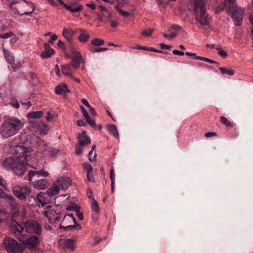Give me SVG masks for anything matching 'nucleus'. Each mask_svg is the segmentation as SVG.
I'll list each match as a JSON object with an SVG mask.
<instances>
[{
	"label": "nucleus",
	"instance_id": "nucleus-55",
	"mask_svg": "<svg viewBox=\"0 0 253 253\" xmlns=\"http://www.w3.org/2000/svg\"><path fill=\"white\" fill-rule=\"evenodd\" d=\"M216 133L214 132H208L205 134V136L206 137H211L212 136H216Z\"/></svg>",
	"mask_w": 253,
	"mask_h": 253
},
{
	"label": "nucleus",
	"instance_id": "nucleus-8",
	"mask_svg": "<svg viewBox=\"0 0 253 253\" xmlns=\"http://www.w3.org/2000/svg\"><path fill=\"white\" fill-rule=\"evenodd\" d=\"M40 244V239L38 236L33 235L26 239L24 243V245L30 249L36 248Z\"/></svg>",
	"mask_w": 253,
	"mask_h": 253
},
{
	"label": "nucleus",
	"instance_id": "nucleus-38",
	"mask_svg": "<svg viewBox=\"0 0 253 253\" xmlns=\"http://www.w3.org/2000/svg\"><path fill=\"white\" fill-rule=\"evenodd\" d=\"M16 238L19 241L22 242L23 244L24 245V243L27 238H26V235L25 234L22 233V232H20L16 234Z\"/></svg>",
	"mask_w": 253,
	"mask_h": 253
},
{
	"label": "nucleus",
	"instance_id": "nucleus-5",
	"mask_svg": "<svg viewBox=\"0 0 253 253\" xmlns=\"http://www.w3.org/2000/svg\"><path fill=\"white\" fill-rule=\"evenodd\" d=\"M24 227L26 232L40 235L42 232L41 225L37 221L30 220L24 223Z\"/></svg>",
	"mask_w": 253,
	"mask_h": 253
},
{
	"label": "nucleus",
	"instance_id": "nucleus-6",
	"mask_svg": "<svg viewBox=\"0 0 253 253\" xmlns=\"http://www.w3.org/2000/svg\"><path fill=\"white\" fill-rule=\"evenodd\" d=\"M30 189L31 188L28 186H15L13 188V192L18 199L24 200L27 198L28 194L30 192Z\"/></svg>",
	"mask_w": 253,
	"mask_h": 253
},
{
	"label": "nucleus",
	"instance_id": "nucleus-45",
	"mask_svg": "<svg viewBox=\"0 0 253 253\" xmlns=\"http://www.w3.org/2000/svg\"><path fill=\"white\" fill-rule=\"evenodd\" d=\"M38 176L39 175H42L44 177H46L48 176L49 173L47 171H45L44 169H41L38 171Z\"/></svg>",
	"mask_w": 253,
	"mask_h": 253
},
{
	"label": "nucleus",
	"instance_id": "nucleus-43",
	"mask_svg": "<svg viewBox=\"0 0 253 253\" xmlns=\"http://www.w3.org/2000/svg\"><path fill=\"white\" fill-rule=\"evenodd\" d=\"M83 166L84 169L86 171V173L92 172V167L90 165L84 163L83 164Z\"/></svg>",
	"mask_w": 253,
	"mask_h": 253
},
{
	"label": "nucleus",
	"instance_id": "nucleus-14",
	"mask_svg": "<svg viewBox=\"0 0 253 253\" xmlns=\"http://www.w3.org/2000/svg\"><path fill=\"white\" fill-rule=\"evenodd\" d=\"M44 50L41 54V57L43 59L49 58L54 53V49L47 43L44 44Z\"/></svg>",
	"mask_w": 253,
	"mask_h": 253
},
{
	"label": "nucleus",
	"instance_id": "nucleus-41",
	"mask_svg": "<svg viewBox=\"0 0 253 253\" xmlns=\"http://www.w3.org/2000/svg\"><path fill=\"white\" fill-rule=\"evenodd\" d=\"M86 122L90 125V126L93 128H95L96 126V123L94 120H91L90 116H88V119H85Z\"/></svg>",
	"mask_w": 253,
	"mask_h": 253
},
{
	"label": "nucleus",
	"instance_id": "nucleus-49",
	"mask_svg": "<svg viewBox=\"0 0 253 253\" xmlns=\"http://www.w3.org/2000/svg\"><path fill=\"white\" fill-rule=\"evenodd\" d=\"M81 111L83 113V115H84V118L85 119L87 118L88 119L89 115L88 114L87 111L85 109V108L83 106H82L81 107Z\"/></svg>",
	"mask_w": 253,
	"mask_h": 253
},
{
	"label": "nucleus",
	"instance_id": "nucleus-16",
	"mask_svg": "<svg viewBox=\"0 0 253 253\" xmlns=\"http://www.w3.org/2000/svg\"><path fill=\"white\" fill-rule=\"evenodd\" d=\"M91 206L92 216L94 218H97L98 216V214L99 213L100 209L97 201L93 198H92V201L91 202Z\"/></svg>",
	"mask_w": 253,
	"mask_h": 253
},
{
	"label": "nucleus",
	"instance_id": "nucleus-37",
	"mask_svg": "<svg viewBox=\"0 0 253 253\" xmlns=\"http://www.w3.org/2000/svg\"><path fill=\"white\" fill-rule=\"evenodd\" d=\"M66 210L68 211H75L76 212L80 210V207L78 206L77 205L73 203L70 205L68 206L66 208Z\"/></svg>",
	"mask_w": 253,
	"mask_h": 253
},
{
	"label": "nucleus",
	"instance_id": "nucleus-53",
	"mask_svg": "<svg viewBox=\"0 0 253 253\" xmlns=\"http://www.w3.org/2000/svg\"><path fill=\"white\" fill-rule=\"evenodd\" d=\"M172 30H175L176 31H179L181 30V28L179 26L174 25L169 29V31H170Z\"/></svg>",
	"mask_w": 253,
	"mask_h": 253
},
{
	"label": "nucleus",
	"instance_id": "nucleus-63",
	"mask_svg": "<svg viewBox=\"0 0 253 253\" xmlns=\"http://www.w3.org/2000/svg\"><path fill=\"white\" fill-rule=\"evenodd\" d=\"M76 213V215L77 216L78 219L80 220H82L84 218V216L82 213L80 212V211H78Z\"/></svg>",
	"mask_w": 253,
	"mask_h": 253
},
{
	"label": "nucleus",
	"instance_id": "nucleus-7",
	"mask_svg": "<svg viewBox=\"0 0 253 253\" xmlns=\"http://www.w3.org/2000/svg\"><path fill=\"white\" fill-rule=\"evenodd\" d=\"M244 10L241 7H235L232 13L231 16L235 25L240 26L242 24Z\"/></svg>",
	"mask_w": 253,
	"mask_h": 253
},
{
	"label": "nucleus",
	"instance_id": "nucleus-48",
	"mask_svg": "<svg viewBox=\"0 0 253 253\" xmlns=\"http://www.w3.org/2000/svg\"><path fill=\"white\" fill-rule=\"evenodd\" d=\"M13 35V33L12 32H8L2 35L1 38L5 39L11 37Z\"/></svg>",
	"mask_w": 253,
	"mask_h": 253
},
{
	"label": "nucleus",
	"instance_id": "nucleus-61",
	"mask_svg": "<svg viewBox=\"0 0 253 253\" xmlns=\"http://www.w3.org/2000/svg\"><path fill=\"white\" fill-rule=\"evenodd\" d=\"M86 177L87 181L91 182L92 181V179L93 178L92 172L86 173Z\"/></svg>",
	"mask_w": 253,
	"mask_h": 253
},
{
	"label": "nucleus",
	"instance_id": "nucleus-39",
	"mask_svg": "<svg viewBox=\"0 0 253 253\" xmlns=\"http://www.w3.org/2000/svg\"><path fill=\"white\" fill-rule=\"evenodd\" d=\"M216 49L218 50V54L225 58L227 56V52L225 50H223L220 47H216Z\"/></svg>",
	"mask_w": 253,
	"mask_h": 253
},
{
	"label": "nucleus",
	"instance_id": "nucleus-58",
	"mask_svg": "<svg viewBox=\"0 0 253 253\" xmlns=\"http://www.w3.org/2000/svg\"><path fill=\"white\" fill-rule=\"evenodd\" d=\"M57 45L62 49L66 48L64 43L61 40L58 41L57 42Z\"/></svg>",
	"mask_w": 253,
	"mask_h": 253
},
{
	"label": "nucleus",
	"instance_id": "nucleus-29",
	"mask_svg": "<svg viewBox=\"0 0 253 253\" xmlns=\"http://www.w3.org/2000/svg\"><path fill=\"white\" fill-rule=\"evenodd\" d=\"M3 52L4 54V57L8 64H12L14 61V57L10 54L9 52L6 51V50L3 48Z\"/></svg>",
	"mask_w": 253,
	"mask_h": 253
},
{
	"label": "nucleus",
	"instance_id": "nucleus-50",
	"mask_svg": "<svg viewBox=\"0 0 253 253\" xmlns=\"http://www.w3.org/2000/svg\"><path fill=\"white\" fill-rule=\"evenodd\" d=\"M161 48L162 49H170L172 47L171 45L165 44L164 43H160Z\"/></svg>",
	"mask_w": 253,
	"mask_h": 253
},
{
	"label": "nucleus",
	"instance_id": "nucleus-9",
	"mask_svg": "<svg viewBox=\"0 0 253 253\" xmlns=\"http://www.w3.org/2000/svg\"><path fill=\"white\" fill-rule=\"evenodd\" d=\"M72 54L71 64L73 67L74 69L76 70L80 67L82 56L81 53L77 51H73Z\"/></svg>",
	"mask_w": 253,
	"mask_h": 253
},
{
	"label": "nucleus",
	"instance_id": "nucleus-56",
	"mask_svg": "<svg viewBox=\"0 0 253 253\" xmlns=\"http://www.w3.org/2000/svg\"><path fill=\"white\" fill-rule=\"evenodd\" d=\"M47 151L49 152L52 155L55 154L58 152V150H56L52 147L48 148L47 149Z\"/></svg>",
	"mask_w": 253,
	"mask_h": 253
},
{
	"label": "nucleus",
	"instance_id": "nucleus-1",
	"mask_svg": "<svg viewBox=\"0 0 253 253\" xmlns=\"http://www.w3.org/2000/svg\"><path fill=\"white\" fill-rule=\"evenodd\" d=\"M19 148L23 150L21 154L16 158H6L3 161L2 165L8 169H11L17 176L23 175L27 169V165L30 156L27 151L20 146Z\"/></svg>",
	"mask_w": 253,
	"mask_h": 253
},
{
	"label": "nucleus",
	"instance_id": "nucleus-35",
	"mask_svg": "<svg viewBox=\"0 0 253 253\" xmlns=\"http://www.w3.org/2000/svg\"><path fill=\"white\" fill-rule=\"evenodd\" d=\"M9 105L16 109H18L20 107L19 102L15 97L10 98V102L9 103Z\"/></svg>",
	"mask_w": 253,
	"mask_h": 253
},
{
	"label": "nucleus",
	"instance_id": "nucleus-18",
	"mask_svg": "<svg viewBox=\"0 0 253 253\" xmlns=\"http://www.w3.org/2000/svg\"><path fill=\"white\" fill-rule=\"evenodd\" d=\"M34 186L37 189H45L49 186V182L46 179H40L34 183Z\"/></svg>",
	"mask_w": 253,
	"mask_h": 253
},
{
	"label": "nucleus",
	"instance_id": "nucleus-21",
	"mask_svg": "<svg viewBox=\"0 0 253 253\" xmlns=\"http://www.w3.org/2000/svg\"><path fill=\"white\" fill-rule=\"evenodd\" d=\"M78 30L81 32L78 37V40L81 42H85L89 39L90 36L87 32L83 29H78Z\"/></svg>",
	"mask_w": 253,
	"mask_h": 253
},
{
	"label": "nucleus",
	"instance_id": "nucleus-59",
	"mask_svg": "<svg viewBox=\"0 0 253 253\" xmlns=\"http://www.w3.org/2000/svg\"><path fill=\"white\" fill-rule=\"evenodd\" d=\"M53 118V116L51 114L50 112H48L47 113V116L46 117V120L48 122H51Z\"/></svg>",
	"mask_w": 253,
	"mask_h": 253
},
{
	"label": "nucleus",
	"instance_id": "nucleus-54",
	"mask_svg": "<svg viewBox=\"0 0 253 253\" xmlns=\"http://www.w3.org/2000/svg\"><path fill=\"white\" fill-rule=\"evenodd\" d=\"M172 53L175 55H178L180 56H183L184 55V52L182 51H179L177 49H174L172 51Z\"/></svg>",
	"mask_w": 253,
	"mask_h": 253
},
{
	"label": "nucleus",
	"instance_id": "nucleus-28",
	"mask_svg": "<svg viewBox=\"0 0 253 253\" xmlns=\"http://www.w3.org/2000/svg\"><path fill=\"white\" fill-rule=\"evenodd\" d=\"M220 122L228 128H232L234 126L233 123L229 121L226 117L223 116H221L220 117Z\"/></svg>",
	"mask_w": 253,
	"mask_h": 253
},
{
	"label": "nucleus",
	"instance_id": "nucleus-47",
	"mask_svg": "<svg viewBox=\"0 0 253 253\" xmlns=\"http://www.w3.org/2000/svg\"><path fill=\"white\" fill-rule=\"evenodd\" d=\"M163 36L165 38H170L172 39L177 36L176 33H172L171 34L168 35L165 33H163Z\"/></svg>",
	"mask_w": 253,
	"mask_h": 253
},
{
	"label": "nucleus",
	"instance_id": "nucleus-11",
	"mask_svg": "<svg viewBox=\"0 0 253 253\" xmlns=\"http://www.w3.org/2000/svg\"><path fill=\"white\" fill-rule=\"evenodd\" d=\"M79 144L81 147H83L91 142L90 137L84 131L78 135Z\"/></svg>",
	"mask_w": 253,
	"mask_h": 253
},
{
	"label": "nucleus",
	"instance_id": "nucleus-24",
	"mask_svg": "<svg viewBox=\"0 0 253 253\" xmlns=\"http://www.w3.org/2000/svg\"><path fill=\"white\" fill-rule=\"evenodd\" d=\"M43 115V113L42 111L31 112L27 114V117L29 119H40Z\"/></svg>",
	"mask_w": 253,
	"mask_h": 253
},
{
	"label": "nucleus",
	"instance_id": "nucleus-64",
	"mask_svg": "<svg viewBox=\"0 0 253 253\" xmlns=\"http://www.w3.org/2000/svg\"><path fill=\"white\" fill-rule=\"evenodd\" d=\"M81 102L83 103L86 107L89 108L90 105H89L88 101L84 98H83L81 100Z\"/></svg>",
	"mask_w": 253,
	"mask_h": 253
},
{
	"label": "nucleus",
	"instance_id": "nucleus-52",
	"mask_svg": "<svg viewBox=\"0 0 253 253\" xmlns=\"http://www.w3.org/2000/svg\"><path fill=\"white\" fill-rule=\"evenodd\" d=\"M10 64L11 65V67L14 69H18L21 66V63L20 62L15 63L13 62L12 63Z\"/></svg>",
	"mask_w": 253,
	"mask_h": 253
},
{
	"label": "nucleus",
	"instance_id": "nucleus-31",
	"mask_svg": "<svg viewBox=\"0 0 253 253\" xmlns=\"http://www.w3.org/2000/svg\"><path fill=\"white\" fill-rule=\"evenodd\" d=\"M27 198H28V201L31 203V205H35L34 203L36 202V194L32 192L31 189H30V192L28 194Z\"/></svg>",
	"mask_w": 253,
	"mask_h": 253
},
{
	"label": "nucleus",
	"instance_id": "nucleus-2",
	"mask_svg": "<svg viewBox=\"0 0 253 253\" xmlns=\"http://www.w3.org/2000/svg\"><path fill=\"white\" fill-rule=\"evenodd\" d=\"M23 127L22 122L15 118L5 120L0 128V134L4 138L11 137L18 132Z\"/></svg>",
	"mask_w": 253,
	"mask_h": 253
},
{
	"label": "nucleus",
	"instance_id": "nucleus-40",
	"mask_svg": "<svg viewBox=\"0 0 253 253\" xmlns=\"http://www.w3.org/2000/svg\"><path fill=\"white\" fill-rule=\"evenodd\" d=\"M28 180L29 181H31L32 180V178L35 176H37L38 177V171L31 170L28 172Z\"/></svg>",
	"mask_w": 253,
	"mask_h": 253
},
{
	"label": "nucleus",
	"instance_id": "nucleus-22",
	"mask_svg": "<svg viewBox=\"0 0 253 253\" xmlns=\"http://www.w3.org/2000/svg\"><path fill=\"white\" fill-rule=\"evenodd\" d=\"M60 229H63L65 231L68 230H79L81 229V226L80 224H78L76 222V224L74 225H64L62 224H60Z\"/></svg>",
	"mask_w": 253,
	"mask_h": 253
},
{
	"label": "nucleus",
	"instance_id": "nucleus-10",
	"mask_svg": "<svg viewBox=\"0 0 253 253\" xmlns=\"http://www.w3.org/2000/svg\"><path fill=\"white\" fill-rule=\"evenodd\" d=\"M47 194L43 192H41L36 195V202L34 203L35 205L43 207L46 204H48L49 200L47 197H46Z\"/></svg>",
	"mask_w": 253,
	"mask_h": 253
},
{
	"label": "nucleus",
	"instance_id": "nucleus-30",
	"mask_svg": "<svg viewBox=\"0 0 253 253\" xmlns=\"http://www.w3.org/2000/svg\"><path fill=\"white\" fill-rule=\"evenodd\" d=\"M23 1H25V2L27 3L30 6H31V11H25L23 13H20L19 11H18V10L17 9V12L18 13V14L20 16H22V15H30L31 14L34 9H35V6L34 5V4L32 2H27V1H26L25 0H22Z\"/></svg>",
	"mask_w": 253,
	"mask_h": 253
},
{
	"label": "nucleus",
	"instance_id": "nucleus-3",
	"mask_svg": "<svg viewBox=\"0 0 253 253\" xmlns=\"http://www.w3.org/2000/svg\"><path fill=\"white\" fill-rule=\"evenodd\" d=\"M194 13L195 19L203 25L206 26L208 24V14L206 12V4L203 0H194Z\"/></svg>",
	"mask_w": 253,
	"mask_h": 253
},
{
	"label": "nucleus",
	"instance_id": "nucleus-57",
	"mask_svg": "<svg viewBox=\"0 0 253 253\" xmlns=\"http://www.w3.org/2000/svg\"><path fill=\"white\" fill-rule=\"evenodd\" d=\"M85 5L87 7H89L90 8H91L92 10H95V9L96 5H95V3H94L93 2H92V3H87L85 4Z\"/></svg>",
	"mask_w": 253,
	"mask_h": 253
},
{
	"label": "nucleus",
	"instance_id": "nucleus-23",
	"mask_svg": "<svg viewBox=\"0 0 253 253\" xmlns=\"http://www.w3.org/2000/svg\"><path fill=\"white\" fill-rule=\"evenodd\" d=\"M59 192V187L57 185V184H56L47 189V194L50 197L53 196L58 194Z\"/></svg>",
	"mask_w": 253,
	"mask_h": 253
},
{
	"label": "nucleus",
	"instance_id": "nucleus-26",
	"mask_svg": "<svg viewBox=\"0 0 253 253\" xmlns=\"http://www.w3.org/2000/svg\"><path fill=\"white\" fill-rule=\"evenodd\" d=\"M108 130L110 133L116 138L119 137L117 126L115 125H111L108 126Z\"/></svg>",
	"mask_w": 253,
	"mask_h": 253
},
{
	"label": "nucleus",
	"instance_id": "nucleus-17",
	"mask_svg": "<svg viewBox=\"0 0 253 253\" xmlns=\"http://www.w3.org/2000/svg\"><path fill=\"white\" fill-rule=\"evenodd\" d=\"M55 92L58 95H66L67 93L70 92L66 84H63L57 85L55 88Z\"/></svg>",
	"mask_w": 253,
	"mask_h": 253
},
{
	"label": "nucleus",
	"instance_id": "nucleus-20",
	"mask_svg": "<svg viewBox=\"0 0 253 253\" xmlns=\"http://www.w3.org/2000/svg\"><path fill=\"white\" fill-rule=\"evenodd\" d=\"M58 2L63 5V6L68 10L70 12H77L81 11L83 8V5L80 4L78 6L73 7L71 5H68L65 3L62 0H58Z\"/></svg>",
	"mask_w": 253,
	"mask_h": 253
},
{
	"label": "nucleus",
	"instance_id": "nucleus-42",
	"mask_svg": "<svg viewBox=\"0 0 253 253\" xmlns=\"http://www.w3.org/2000/svg\"><path fill=\"white\" fill-rule=\"evenodd\" d=\"M197 59L206 61L207 62L211 63V64H213V63H215V61L210 59L209 58H206V57H202V56L197 57Z\"/></svg>",
	"mask_w": 253,
	"mask_h": 253
},
{
	"label": "nucleus",
	"instance_id": "nucleus-36",
	"mask_svg": "<svg viewBox=\"0 0 253 253\" xmlns=\"http://www.w3.org/2000/svg\"><path fill=\"white\" fill-rule=\"evenodd\" d=\"M91 43L92 46H100L104 43V41L102 39L94 38L91 41Z\"/></svg>",
	"mask_w": 253,
	"mask_h": 253
},
{
	"label": "nucleus",
	"instance_id": "nucleus-25",
	"mask_svg": "<svg viewBox=\"0 0 253 253\" xmlns=\"http://www.w3.org/2000/svg\"><path fill=\"white\" fill-rule=\"evenodd\" d=\"M11 227L14 231L17 233L22 232L25 228L24 226H23L14 220L11 222Z\"/></svg>",
	"mask_w": 253,
	"mask_h": 253
},
{
	"label": "nucleus",
	"instance_id": "nucleus-33",
	"mask_svg": "<svg viewBox=\"0 0 253 253\" xmlns=\"http://www.w3.org/2000/svg\"><path fill=\"white\" fill-rule=\"evenodd\" d=\"M219 69L222 74H227L230 76H233L235 73L233 70L227 69L223 67H220Z\"/></svg>",
	"mask_w": 253,
	"mask_h": 253
},
{
	"label": "nucleus",
	"instance_id": "nucleus-51",
	"mask_svg": "<svg viewBox=\"0 0 253 253\" xmlns=\"http://www.w3.org/2000/svg\"><path fill=\"white\" fill-rule=\"evenodd\" d=\"M115 176L114 170L113 169H111L110 172V178L111 180V182H112V183H113V181H115Z\"/></svg>",
	"mask_w": 253,
	"mask_h": 253
},
{
	"label": "nucleus",
	"instance_id": "nucleus-46",
	"mask_svg": "<svg viewBox=\"0 0 253 253\" xmlns=\"http://www.w3.org/2000/svg\"><path fill=\"white\" fill-rule=\"evenodd\" d=\"M40 131L41 133H43L44 134H47V132L48 131V126L46 125H44L42 128L40 129Z\"/></svg>",
	"mask_w": 253,
	"mask_h": 253
},
{
	"label": "nucleus",
	"instance_id": "nucleus-60",
	"mask_svg": "<svg viewBox=\"0 0 253 253\" xmlns=\"http://www.w3.org/2000/svg\"><path fill=\"white\" fill-rule=\"evenodd\" d=\"M29 75L31 77V78L33 80H36V81L38 82V79L37 78V76L36 74L33 73V72H30L29 73Z\"/></svg>",
	"mask_w": 253,
	"mask_h": 253
},
{
	"label": "nucleus",
	"instance_id": "nucleus-27",
	"mask_svg": "<svg viewBox=\"0 0 253 253\" xmlns=\"http://www.w3.org/2000/svg\"><path fill=\"white\" fill-rule=\"evenodd\" d=\"M67 220H69L70 222H73L74 224H76V220L72 213L65 215L62 224L64 225L67 224L66 223Z\"/></svg>",
	"mask_w": 253,
	"mask_h": 253
},
{
	"label": "nucleus",
	"instance_id": "nucleus-13",
	"mask_svg": "<svg viewBox=\"0 0 253 253\" xmlns=\"http://www.w3.org/2000/svg\"><path fill=\"white\" fill-rule=\"evenodd\" d=\"M61 247L63 248H67L74 250V240L72 239H60L58 242Z\"/></svg>",
	"mask_w": 253,
	"mask_h": 253
},
{
	"label": "nucleus",
	"instance_id": "nucleus-4",
	"mask_svg": "<svg viewBox=\"0 0 253 253\" xmlns=\"http://www.w3.org/2000/svg\"><path fill=\"white\" fill-rule=\"evenodd\" d=\"M6 251L8 253H22L23 248L15 239L6 237L3 240Z\"/></svg>",
	"mask_w": 253,
	"mask_h": 253
},
{
	"label": "nucleus",
	"instance_id": "nucleus-62",
	"mask_svg": "<svg viewBox=\"0 0 253 253\" xmlns=\"http://www.w3.org/2000/svg\"><path fill=\"white\" fill-rule=\"evenodd\" d=\"M18 2H19L17 0H14L9 4L8 6L11 9H15V8L13 6V5L18 3Z\"/></svg>",
	"mask_w": 253,
	"mask_h": 253
},
{
	"label": "nucleus",
	"instance_id": "nucleus-12",
	"mask_svg": "<svg viewBox=\"0 0 253 253\" xmlns=\"http://www.w3.org/2000/svg\"><path fill=\"white\" fill-rule=\"evenodd\" d=\"M56 184L60 188L66 189L71 185L72 180L69 177L59 178L56 181Z\"/></svg>",
	"mask_w": 253,
	"mask_h": 253
},
{
	"label": "nucleus",
	"instance_id": "nucleus-34",
	"mask_svg": "<svg viewBox=\"0 0 253 253\" xmlns=\"http://www.w3.org/2000/svg\"><path fill=\"white\" fill-rule=\"evenodd\" d=\"M88 49L92 52H99L101 51H106L108 49V48L106 47L96 48L92 45H89Z\"/></svg>",
	"mask_w": 253,
	"mask_h": 253
},
{
	"label": "nucleus",
	"instance_id": "nucleus-15",
	"mask_svg": "<svg viewBox=\"0 0 253 253\" xmlns=\"http://www.w3.org/2000/svg\"><path fill=\"white\" fill-rule=\"evenodd\" d=\"M75 33V31L71 29L64 28L62 34L69 43H71L73 42V36Z\"/></svg>",
	"mask_w": 253,
	"mask_h": 253
},
{
	"label": "nucleus",
	"instance_id": "nucleus-44",
	"mask_svg": "<svg viewBox=\"0 0 253 253\" xmlns=\"http://www.w3.org/2000/svg\"><path fill=\"white\" fill-rule=\"evenodd\" d=\"M153 32V29H148L142 32V35L145 37H149L151 35V33Z\"/></svg>",
	"mask_w": 253,
	"mask_h": 253
},
{
	"label": "nucleus",
	"instance_id": "nucleus-32",
	"mask_svg": "<svg viewBox=\"0 0 253 253\" xmlns=\"http://www.w3.org/2000/svg\"><path fill=\"white\" fill-rule=\"evenodd\" d=\"M0 198H5L9 201H12L14 199L11 195L4 193L1 188H0Z\"/></svg>",
	"mask_w": 253,
	"mask_h": 253
},
{
	"label": "nucleus",
	"instance_id": "nucleus-19",
	"mask_svg": "<svg viewBox=\"0 0 253 253\" xmlns=\"http://www.w3.org/2000/svg\"><path fill=\"white\" fill-rule=\"evenodd\" d=\"M75 70L71 64H66L61 66L62 72L67 76H72Z\"/></svg>",
	"mask_w": 253,
	"mask_h": 253
}]
</instances>
